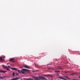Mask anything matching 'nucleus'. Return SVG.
Masks as SVG:
<instances>
[{"instance_id":"nucleus-1","label":"nucleus","mask_w":80,"mask_h":80,"mask_svg":"<svg viewBox=\"0 0 80 80\" xmlns=\"http://www.w3.org/2000/svg\"><path fill=\"white\" fill-rule=\"evenodd\" d=\"M34 78L35 80H40V79H42V80H47L46 78L41 76H40L39 77H34Z\"/></svg>"},{"instance_id":"nucleus-2","label":"nucleus","mask_w":80,"mask_h":80,"mask_svg":"<svg viewBox=\"0 0 80 80\" xmlns=\"http://www.w3.org/2000/svg\"><path fill=\"white\" fill-rule=\"evenodd\" d=\"M1 76L0 75V79H1V80H3V78H9L10 77L8 76H4L3 77H1Z\"/></svg>"},{"instance_id":"nucleus-3","label":"nucleus","mask_w":80,"mask_h":80,"mask_svg":"<svg viewBox=\"0 0 80 80\" xmlns=\"http://www.w3.org/2000/svg\"><path fill=\"white\" fill-rule=\"evenodd\" d=\"M15 59L14 58H10V62H15Z\"/></svg>"},{"instance_id":"nucleus-4","label":"nucleus","mask_w":80,"mask_h":80,"mask_svg":"<svg viewBox=\"0 0 80 80\" xmlns=\"http://www.w3.org/2000/svg\"><path fill=\"white\" fill-rule=\"evenodd\" d=\"M7 71H4L1 70H0V73H5V72H7Z\"/></svg>"},{"instance_id":"nucleus-5","label":"nucleus","mask_w":80,"mask_h":80,"mask_svg":"<svg viewBox=\"0 0 80 80\" xmlns=\"http://www.w3.org/2000/svg\"><path fill=\"white\" fill-rule=\"evenodd\" d=\"M0 61L1 62H3V61H5V60L4 59H3L2 57L0 58Z\"/></svg>"},{"instance_id":"nucleus-6","label":"nucleus","mask_w":80,"mask_h":80,"mask_svg":"<svg viewBox=\"0 0 80 80\" xmlns=\"http://www.w3.org/2000/svg\"><path fill=\"white\" fill-rule=\"evenodd\" d=\"M29 70L24 68H23L22 69V71H28Z\"/></svg>"},{"instance_id":"nucleus-7","label":"nucleus","mask_w":80,"mask_h":80,"mask_svg":"<svg viewBox=\"0 0 80 80\" xmlns=\"http://www.w3.org/2000/svg\"><path fill=\"white\" fill-rule=\"evenodd\" d=\"M11 69L13 70H17V69L15 68H11Z\"/></svg>"},{"instance_id":"nucleus-8","label":"nucleus","mask_w":80,"mask_h":80,"mask_svg":"<svg viewBox=\"0 0 80 80\" xmlns=\"http://www.w3.org/2000/svg\"><path fill=\"white\" fill-rule=\"evenodd\" d=\"M18 79L17 78H16L11 79V80H17Z\"/></svg>"},{"instance_id":"nucleus-9","label":"nucleus","mask_w":80,"mask_h":80,"mask_svg":"<svg viewBox=\"0 0 80 80\" xmlns=\"http://www.w3.org/2000/svg\"><path fill=\"white\" fill-rule=\"evenodd\" d=\"M24 67L25 68H28L29 69H30V68L27 65L25 66Z\"/></svg>"},{"instance_id":"nucleus-10","label":"nucleus","mask_w":80,"mask_h":80,"mask_svg":"<svg viewBox=\"0 0 80 80\" xmlns=\"http://www.w3.org/2000/svg\"><path fill=\"white\" fill-rule=\"evenodd\" d=\"M43 76L44 77H47V76H48V77H52V76L50 75H44Z\"/></svg>"},{"instance_id":"nucleus-11","label":"nucleus","mask_w":80,"mask_h":80,"mask_svg":"<svg viewBox=\"0 0 80 80\" xmlns=\"http://www.w3.org/2000/svg\"><path fill=\"white\" fill-rule=\"evenodd\" d=\"M26 80H33V79L32 78H30L26 79Z\"/></svg>"},{"instance_id":"nucleus-12","label":"nucleus","mask_w":80,"mask_h":80,"mask_svg":"<svg viewBox=\"0 0 80 80\" xmlns=\"http://www.w3.org/2000/svg\"><path fill=\"white\" fill-rule=\"evenodd\" d=\"M5 68H6L7 70H10V69L8 68V67H6Z\"/></svg>"},{"instance_id":"nucleus-13","label":"nucleus","mask_w":80,"mask_h":80,"mask_svg":"<svg viewBox=\"0 0 80 80\" xmlns=\"http://www.w3.org/2000/svg\"><path fill=\"white\" fill-rule=\"evenodd\" d=\"M54 72H56V73H58V72H60V71H54Z\"/></svg>"},{"instance_id":"nucleus-14","label":"nucleus","mask_w":80,"mask_h":80,"mask_svg":"<svg viewBox=\"0 0 80 80\" xmlns=\"http://www.w3.org/2000/svg\"><path fill=\"white\" fill-rule=\"evenodd\" d=\"M2 67H3V68H6V67H7V66H5L4 65H2Z\"/></svg>"},{"instance_id":"nucleus-15","label":"nucleus","mask_w":80,"mask_h":80,"mask_svg":"<svg viewBox=\"0 0 80 80\" xmlns=\"http://www.w3.org/2000/svg\"><path fill=\"white\" fill-rule=\"evenodd\" d=\"M35 67H37V68H38V65H35Z\"/></svg>"},{"instance_id":"nucleus-16","label":"nucleus","mask_w":80,"mask_h":80,"mask_svg":"<svg viewBox=\"0 0 80 80\" xmlns=\"http://www.w3.org/2000/svg\"><path fill=\"white\" fill-rule=\"evenodd\" d=\"M21 73H23V74H24V73H25V72H22V71H21Z\"/></svg>"},{"instance_id":"nucleus-17","label":"nucleus","mask_w":80,"mask_h":80,"mask_svg":"<svg viewBox=\"0 0 80 80\" xmlns=\"http://www.w3.org/2000/svg\"><path fill=\"white\" fill-rule=\"evenodd\" d=\"M74 74H75V73H72L71 74V75H73Z\"/></svg>"},{"instance_id":"nucleus-18","label":"nucleus","mask_w":80,"mask_h":80,"mask_svg":"<svg viewBox=\"0 0 80 80\" xmlns=\"http://www.w3.org/2000/svg\"><path fill=\"white\" fill-rule=\"evenodd\" d=\"M64 78H68V76H65L64 77Z\"/></svg>"},{"instance_id":"nucleus-19","label":"nucleus","mask_w":80,"mask_h":80,"mask_svg":"<svg viewBox=\"0 0 80 80\" xmlns=\"http://www.w3.org/2000/svg\"><path fill=\"white\" fill-rule=\"evenodd\" d=\"M15 75V72L12 73V76H14Z\"/></svg>"},{"instance_id":"nucleus-20","label":"nucleus","mask_w":80,"mask_h":80,"mask_svg":"<svg viewBox=\"0 0 80 80\" xmlns=\"http://www.w3.org/2000/svg\"><path fill=\"white\" fill-rule=\"evenodd\" d=\"M18 73H21V72L19 71V70H18Z\"/></svg>"},{"instance_id":"nucleus-21","label":"nucleus","mask_w":80,"mask_h":80,"mask_svg":"<svg viewBox=\"0 0 80 80\" xmlns=\"http://www.w3.org/2000/svg\"><path fill=\"white\" fill-rule=\"evenodd\" d=\"M16 75H18L19 74L18 73H17L16 74Z\"/></svg>"},{"instance_id":"nucleus-22","label":"nucleus","mask_w":80,"mask_h":80,"mask_svg":"<svg viewBox=\"0 0 80 80\" xmlns=\"http://www.w3.org/2000/svg\"><path fill=\"white\" fill-rule=\"evenodd\" d=\"M68 80H70L71 79H70V78H68Z\"/></svg>"},{"instance_id":"nucleus-23","label":"nucleus","mask_w":80,"mask_h":80,"mask_svg":"<svg viewBox=\"0 0 80 80\" xmlns=\"http://www.w3.org/2000/svg\"><path fill=\"white\" fill-rule=\"evenodd\" d=\"M8 68H10V66H8Z\"/></svg>"},{"instance_id":"nucleus-24","label":"nucleus","mask_w":80,"mask_h":80,"mask_svg":"<svg viewBox=\"0 0 80 80\" xmlns=\"http://www.w3.org/2000/svg\"><path fill=\"white\" fill-rule=\"evenodd\" d=\"M68 72H66V73H68Z\"/></svg>"},{"instance_id":"nucleus-25","label":"nucleus","mask_w":80,"mask_h":80,"mask_svg":"<svg viewBox=\"0 0 80 80\" xmlns=\"http://www.w3.org/2000/svg\"><path fill=\"white\" fill-rule=\"evenodd\" d=\"M5 58V57L4 56L3 58Z\"/></svg>"},{"instance_id":"nucleus-26","label":"nucleus","mask_w":80,"mask_h":80,"mask_svg":"<svg viewBox=\"0 0 80 80\" xmlns=\"http://www.w3.org/2000/svg\"><path fill=\"white\" fill-rule=\"evenodd\" d=\"M23 68V67H22V68Z\"/></svg>"},{"instance_id":"nucleus-27","label":"nucleus","mask_w":80,"mask_h":80,"mask_svg":"<svg viewBox=\"0 0 80 80\" xmlns=\"http://www.w3.org/2000/svg\"><path fill=\"white\" fill-rule=\"evenodd\" d=\"M78 78H80V76H79Z\"/></svg>"},{"instance_id":"nucleus-28","label":"nucleus","mask_w":80,"mask_h":80,"mask_svg":"<svg viewBox=\"0 0 80 80\" xmlns=\"http://www.w3.org/2000/svg\"><path fill=\"white\" fill-rule=\"evenodd\" d=\"M7 65H8V63H7Z\"/></svg>"}]
</instances>
